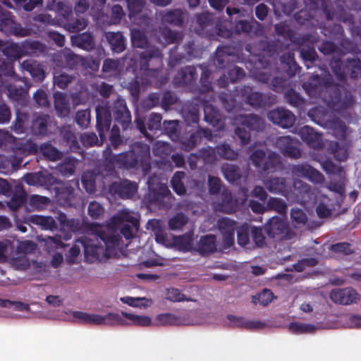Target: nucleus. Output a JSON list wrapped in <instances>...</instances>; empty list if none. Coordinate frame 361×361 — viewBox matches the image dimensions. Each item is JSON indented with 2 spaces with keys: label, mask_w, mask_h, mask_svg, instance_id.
<instances>
[{
  "label": "nucleus",
  "mask_w": 361,
  "mask_h": 361,
  "mask_svg": "<svg viewBox=\"0 0 361 361\" xmlns=\"http://www.w3.org/2000/svg\"><path fill=\"white\" fill-rule=\"evenodd\" d=\"M138 228V215L127 209L115 216L111 225L97 226L96 235H92L85 242H78L71 249L73 255L80 252L79 244L85 250V258L91 262L103 260L116 254L120 248V237L117 231L120 230L123 236L129 239L135 235Z\"/></svg>",
  "instance_id": "obj_1"
},
{
  "label": "nucleus",
  "mask_w": 361,
  "mask_h": 361,
  "mask_svg": "<svg viewBox=\"0 0 361 361\" xmlns=\"http://www.w3.org/2000/svg\"><path fill=\"white\" fill-rule=\"evenodd\" d=\"M155 235L156 241L166 247H173L178 250H196L201 253L213 252L216 249V240L214 235H208L202 237L198 243L194 246L192 234L189 233L181 236H173L161 229L159 222L155 220L149 221Z\"/></svg>",
  "instance_id": "obj_2"
},
{
  "label": "nucleus",
  "mask_w": 361,
  "mask_h": 361,
  "mask_svg": "<svg viewBox=\"0 0 361 361\" xmlns=\"http://www.w3.org/2000/svg\"><path fill=\"white\" fill-rule=\"evenodd\" d=\"M16 250L11 253L10 262L13 267L19 269H26L30 266V262L27 258V255L33 252L36 246L30 241L25 240L18 242Z\"/></svg>",
  "instance_id": "obj_3"
},
{
  "label": "nucleus",
  "mask_w": 361,
  "mask_h": 361,
  "mask_svg": "<svg viewBox=\"0 0 361 361\" xmlns=\"http://www.w3.org/2000/svg\"><path fill=\"white\" fill-rule=\"evenodd\" d=\"M74 319L79 322L94 324H111L118 322H122L120 317L117 314L109 313L105 315L97 314H88L85 312H73Z\"/></svg>",
  "instance_id": "obj_4"
},
{
  "label": "nucleus",
  "mask_w": 361,
  "mask_h": 361,
  "mask_svg": "<svg viewBox=\"0 0 361 361\" xmlns=\"http://www.w3.org/2000/svg\"><path fill=\"white\" fill-rule=\"evenodd\" d=\"M330 297L335 302L343 305L356 303L360 299L359 294L351 288L334 289L331 292Z\"/></svg>",
  "instance_id": "obj_5"
},
{
  "label": "nucleus",
  "mask_w": 361,
  "mask_h": 361,
  "mask_svg": "<svg viewBox=\"0 0 361 361\" xmlns=\"http://www.w3.org/2000/svg\"><path fill=\"white\" fill-rule=\"evenodd\" d=\"M219 227L224 238V247H231L234 243L235 222L228 219H221L219 221Z\"/></svg>",
  "instance_id": "obj_6"
},
{
  "label": "nucleus",
  "mask_w": 361,
  "mask_h": 361,
  "mask_svg": "<svg viewBox=\"0 0 361 361\" xmlns=\"http://www.w3.org/2000/svg\"><path fill=\"white\" fill-rule=\"evenodd\" d=\"M118 316L120 317L122 322L114 323V324H129L147 326L152 324V319L147 315L122 312L121 315L118 314Z\"/></svg>",
  "instance_id": "obj_7"
},
{
  "label": "nucleus",
  "mask_w": 361,
  "mask_h": 361,
  "mask_svg": "<svg viewBox=\"0 0 361 361\" xmlns=\"http://www.w3.org/2000/svg\"><path fill=\"white\" fill-rule=\"evenodd\" d=\"M252 159L256 166L263 165L264 169H269L271 166H275L279 162V157L275 154H271L266 159L264 153L259 150L256 151L252 156Z\"/></svg>",
  "instance_id": "obj_8"
},
{
  "label": "nucleus",
  "mask_w": 361,
  "mask_h": 361,
  "mask_svg": "<svg viewBox=\"0 0 361 361\" xmlns=\"http://www.w3.org/2000/svg\"><path fill=\"white\" fill-rule=\"evenodd\" d=\"M277 145L284 154L291 157L296 158L300 154L297 147V142L291 140L288 136L280 137Z\"/></svg>",
  "instance_id": "obj_9"
},
{
  "label": "nucleus",
  "mask_w": 361,
  "mask_h": 361,
  "mask_svg": "<svg viewBox=\"0 0 361 361\" xmlns=\"http://www.w3.org/2000/svg\"><path fill=\"white\" fill-rule=\"evenodd\" d=\"M287 229L286 221L282 218H272L267 226V232L272 236L280 235L281 238L284 236Z\"/></svg>",
  "instance_id": "obj_10"
},
{
  "label": "nucleus",
  "mask_w": 361,
  "mask_h": 361,
  "mask_svg": "<svg viewBox=\"0 0 361 361\" xmlns=\"http://www.w3.org/2000/svg\"><path fill=\"white\" fill-rule=\"evenodd\" d=\"M301 138L312 147H321L320 135L316 133L311 128L304 126L300 130Z\"/></svg>",
  "instance_id": "obj_11"
},
{
  "label": "nucleus",
  "mask_w": 361,
  "mask_h": 361,
  "mask_svg": "<svg viewBox=\"0 0 361 361\" xmlns=\"http://www.w3.org/2000/svg\"><path fill=\"white\" fill-rule=\"evenodd\" d=\"M120 300L123 303L126 304L133 307H137L140 309H145L150 307L153 300L151 298L144 297H131L124 296L120 298Z\"/></svg>",
  "instance_id": "obj_12"
},
{
  "label": "nucleus",
  "mask_w": 361,
  "mask_h": 361,
  "mask_svg": "<svg viewBox=\"0 0 361 361\" xmlns=\"http://www.w3.org/2000/svg\"><path fill=\"white\" fill-rule=\"evenodd\" d=\"M295 173L298 176L307 177L314 182L322 180L321 174L308 165L298 166Z\"/></svg>",
  "instance_id": "obj_13"
},
{
  "label": "nucleus",
  "mask_w": 361,
  "mask_h": 361,
  "mask_svg": "<svg viewBox=\"0 0 361 361\" xmlns=\"http://www.w3.org/2000/svg\"><path fill=\"white\" fill-rule=\"evenodd\" d=\"M243 192V197L235 199L233 202L231 195L229 192H226L224 193V200L221 205V209L226 212H233L235 211V207L240 204L244 203L245 201L244 192Z\"/></svg>",
  "instance_id": "obj_14"
},
{
  "label": "nucleus",
  "mask_w": 361,
  "mask_h": 361,
  "mask_svg": "<svg viewBox=\"0 0 361 361\" xmlns=\"http://www.w3.org/2000/svg\"><path fill=\"white\" fill-rule=\"evenodd\" d=\"M106 37L114 51L121 52L124 49V40L120 32H108Z\"/></svg>",
  "instance_id": "obj_15"
},
{
  "label": "nucleus",
  "mask_w": 361,
  "mask_h": 361,
  "mask_svg": "<svg viewBox=\"0 0 361 361\" xmlns=\"http://www.w3.org/2000/svg\"><path fill=\"white\" fill-rule=\"evenodd\" d=\"M238 243L240 245L245 247L247 249L254 248L252 240H250L248 236V228L243 226L238 229Z\"/></svg>",
  "instance_id": "obj_16"
},
{
  "label": "nucleus",
  "mask_w": 361,
  "mask_h": 361,
  "mask_svg": "<svg viewBox=\"0 0 361 361\" xmlns=\"http://www.w3.org/2000/svg\"><path fill=\"white\" fill-rule=\"evenodd\" d=\"M316 202L317 204V214L320 217L328 216L331 213L330 209L327 207V203L329 202V197H323L322 199V197H319L317 196Z\"/></svg>",
  "instance_id": "obj_17"
},
{
  "label": "nucleus",
  "mask_w": 361,
  "mask_h": 361,
  "mask_svg": "<svg viewBox=\"0 0 361 361\" xmlns=\"http://www.w3.org/2000/svg\"><path fill=\"white\" fill-rule=\"evenodd\" d=\"M274 298L273 293L268 289H264L253 298V302L264 306L272 302Z\"/></svg>",
  "instance_id": "obj_18"
},
{
  "label": "nucleus",
  "mask_w": 361,
  "mask_h": 361,
  "mask_svg": "<svg viewBox=\"0 0 361 361\" xmlns=\"http://www.w3.org/2000/svg\"><path fill=\"white\" fill-rule=\"evenodd\" d=\"M136 191L137 185L135 183H131L128 180H124L121 184L119 193L123 197H130L133 195Z\"/></svg>",
  "instance_id": "obj_19"
},
{
  "label": "nucleus",
  "mask_w": 361,
  "mask_h": 361,
  "mask_svg": "<svg viewBox=\"0 0 361 361\" xmlns=\"http://www.w3.org/2000/svg\"><path fill=\"white\" fill-rule=\"evenodd\" d=\"M266 186L271 192H283L286 195V190H284L285 183L283 179H271L266 183Z\"/></svg>",
  "instance_id": "obj_20"
},
{
  "label": "nucleus",
  "mask_w": 361,
  "mask_h": 361,
  "mask_svg": "<svg viewBox=\"0 0 361 361\" xmlns=\"http://www.w3.org/2000/svg\"><path fill=\"white\" fill-rule=\"evenodd\" d=\"M291 219L295 226H304L307 221L306 214L299 209H293L291 212Z\"/></svg>",
  "instance_id": "obj_21"
},
{
  "label": "nucleus",
  "mask_w": 361,
  "mask_h": 361,
  "mask_svg": "<svg viewBox=\"0 0 361 361\" xmlns=\"http://www.w3.org/2000/svg\"><path fill=\"white\" fill-rule=\"evenodd\" d=\"M166 299L173 302H180L187 300L185 295L181 291L175 288H169L166 292Z\"/></svg>",
  "instance_id": "obj_22"
},
{
  "label": "nucleus",
  "mask_w": 361,
  "mask_h": 361,
  "mask_svg": "<svg viewBox=\"0 0 361 361\" xmlns=\"http://www.w3.org/2000/svg\"><path fill=\"white\" fill-rule=\"evenodd\" d=\"M187 223V219L183 214H177L169 220V226L172 230H178Z\"/></svg>",
  "instance_id": "obj_23"
},
{
  "label": "nucleus",
  "mask_w": 361,
  "mask_h": 361,
  "mask_svg": "<svg viewBox=\"0 0 361 361\" xmlns=\"http://www.w3.org/2000/svg\"><path fill=\"white\" fill-rule=\"evenodd\" d=\"M132 43L134 47H144L147 44L145 35L140 30H132Z\"/></svg>",
  "instance_id": "obj_24"
},
{
  "label": "nucleus",
  "mask_w": 361,
  "mask_h": 361,
  "mask_svg": "<svg viewBox=\"0 0 361 361\" xmlns=\"http://www.w3.org/2000/svg\"><path fill=\"white\" fill-rule=\"evenodd\" d=\"M250 233L254 247H262L265 244V238L262 234V230L256 227H252L250 228Z\"/></svg>",
  "instance_id": "obj_25"
},
{
  "label": "nucleus",
  "mask_w": 361,
  "mask_h": 361,
  "mask_svg": "<svg viewBox=\"0 0 361 361\" xmlns=\"http://www.w3.org/2000/svg\"><path fill=\"white\" fill-rule=\"evenodd\" d=\"M288 329L293 333L302 334L311 332L313 330V327L303 323L293 322L289 324Z\"/></svg>",
  "instance_id": "obj_26"
},
{
  "label": "nucleus",
  "mask_w": 361,
  "mask_h": 361,
  "mask_svg": "<svg viewBox=\"0 0 361 361\" xmlns=\"http://www.w3.org/2000/svg\"><path fill=\"white\" fill-rule=\"evenodd\" d=\"M183 173L177 172L174 174L171 180L173 188L178 195H181L185 192L184 186L181 183V180L183 178Z\"/></svg>",
  "instance_id": "obj_27"
},
{
  "label": "nucleus",
  "mask_w": 361,
  "mask_h": 361,
  "mask_svg": "<svg viewBox=\"0 0 361 361\" xmlns=\"http://www.w3.org/2000/svg\"><path fill=\"white\" fill-rule=\"evenodd\" d=\"M157 323L159 324H180L177 317L173 314H162L157 317Z\"/></svg>",
  "instance_id": "obj_28"
},
{
  "label": "nucleus",
  "mask_w": 361,
  "mask_h": 361,
  "mask_svg": "<svg viewBox=\"0 0 361 361\" xmlns=\"http://www.w3.org/2000/svg\"><path fill=\"white\" fill-rule=\"evenodd\" d=\"M43 154L51 160H56L60 157V153L51 145H44L41 147Z\"/></svg>",
  "instance_id": "obj_29"
},
{
  "label": "nucleus",
  "mask_w": 361,
  "mask_h": 361,
  "mask_svg": "<svg viewBox=\"0 0 361 361\" xmlns=\"http://www.w3.org/2000/svg\"><path fill=\"white\" fill-rule=\"evenodd\" d=\"M11 245L8 241L0 242V262L8 259L10 261V250Z\"/></svg>",
  "instance_id": "obj_30"
},
{
  "label": "nucleus",
  "mask_w": 361,
  "mask_h": 361,
  "mask_svg": "<svg viewBox=\"0 0 361 361\" xmlns=\"http://www.w3.org/2000/svg\"><path fill=\"white\" fill-rule=\"evenodd\" d=\"M268 205L279 213H283L286 209V204L284 202L278 198H271L268 202Z\"/></svg>",
  "instance_id": "obj_31"
},
{
  "label": "nucleus",
  "mask_w": 361,
  "mask_h": 361,
  "mask_svg": "<svg viewBox=\"0 0 361 361\" xmlns=\"http://www.w3.org/2000/svg\"><path fill=\"white\" fill-rule=\"evenodd\" d=\"M76 120L78 123L82 127L87 126L90 120V112L88 111H78L76 115Z\"/></svg>",
  "instance_id": "obj_32"
},
{
  "label": "nucleus",
  "mask_w": 361,
  "mask_h": 361,
  "mask_svg": "<svg viewBox=\"0 0 361 361\" xmlns=\"http://www.w3.org/2000/svg\"><path fill=\"white\" fill-rule=\"evenodd\" d=\"M280 122V126L282 128H288L292 126L295 121L294 115L289 111L284 110V115Z\"/></svg>",
  "instance_id": "obj_33"
},
{
  "label": "nucleus",
  "mask_w": 361,
  "mask_h": 361,
  "mask_svg": "<svg viewBox=\"0 0 361 361\" xmlns=\"http://www.w3.org/2000/svg\"><path fill=\"white\" fill-rule=\"evenodd\" d=\"M88 212L92 218L97 219L103 213V208L97 202H91L88 207Z\"/></svg>",
  "instance_id": "obj_34"
},
{
  "label": "nucleus",
  "mask_w": 361,
  "mask_h": 361,
  "mask_svg": "<svg viewBox=\"0 0 361 361\" xmlns=\"http://www.w3.org/2000/svg\"><path fill=\"white\" fill-rule=\"evenodd\" d=\"M4 306L16 311L28 312L30 310L29 306L21 302H12L10 301H6L4 302Z\"/></svg>",
  "instance_id": "obj_35"
},
{
  "label": "nucleus",
  "mask_w": 361,
  "mask_h": 361,
  "mask_svg": "<svg viewBox=\"0 0 361 361\" xmlns=\"http://www.w3.org/2000/svg\"><path fill=\"white\" fill-rule=\"evenodd\" d=\"M346 324L352 327L361 326V317L355 314H346L343 317Z\"/></svg>",
  "instance_id": "obj_36"
},
{
  "label": "nucleus",
  "mask_w": 361,
  "mask_h": 361,
  "mask_svg": "<svg viewBox=\"0 0 361 361\" xmlns=\"http://www.w3.org/2000/svg\"><path fill=\"white\" fill-rule=\"evenodd\" d=\"M284 115V109L273 110L269 113L268 117L273 123L280 126L281 118Z\"/></svg>",
  "instance_id": "obj_37"
},
{
  "label": "nucleus",
  "mask_w": 361,
  "mask_h": 361,
  "mask_svg": "<svg viewBox=\"0 0 361 361\" xmlns=\"http://www.w3.org/2000/svg\"><path fill=\"white\" fill-rule=\"evenodd\" d=\"M306 192H307V187L304 185L301 181H298L294 183V189L293 193L296 196L298 200L303 201V199L299 198V195Z\"/></svg>",
  "instance_id": "obj_38"
},
{
  "label": "nucleus",
  "mask_w": 361,
  "mask_h": 361,
  "mask_svg": "<svg viewBox=\"0 0 361 361\" xmlns=\"http://www.w3.org/2000/svg\"><path fill=\"white\" fill-rule=\"evenodd\" d=\"M54 80L59 87L64 88L71 80V77L66 74H61L60 75H55Z\"/></svg>",
  "instance_id": "obj_39"
},
{
  "label": "nucleus",
  "mask_w": 361,
  "mask_h": 361,
  "mask_svg": "<svg viewBox=\"0 0 361 361\" xmlns=\"http://www.w3.org/2000/svg\"><path fill=\"white\" fill-rule=\"evenodd\" d=\"M34 97L37 103L40 106H46L47 104V95L44 91H38L35 94Z\"/></svg>",
  "instance_id": "obj_40"
},
{
  "label": "nucleus",
  "mask_w": 361,
  "mask_h": 361,
  "mask_svg": "<svg viewBox=\"0 0 361 361\" xmlns=\"http://www.w3.org/2000/svg\"><path fill=\"white\" fill-rule=\"evenodd\" d=\"M46 301L52 307H56L62 305V300L57 295H49L46 298Z\"/></svg>",
  "instance_id": "obj_41"
},
{
  "label": "nucleus",
  "mask_w": 361,
  "mask_h": 361,
  "mask_svg": "<svg viewBox=\"0 0 361 361\" xmlns=\"http://www.w3.org/2000/svg\"><path fill=\"white\" fill-rule=\"evenodd\" d=\"M209 190L212 193L216 192L220 188V181L217 178H209Z\"/></svg>",
  "instance_id": "obj_42"
},
{
  "label": "nucleus",
  "mask_w": 361,
  "mask_h": 361,
  "mask_svg": "<svg viewBox=\"0 0 361 361\" xmlns=\"http://www.w3.org/2000/svg\"><path fill=\"white\" fill-rule=\"evenodd\" d=\"M227 319L231 324L235 326H243L245 325V322L243 321V319L242 317H237L233 314H228L227 316Z\"/></svg>",
  "instance_id": "obj_43"
},
{
  "label": "nucleus",
  "mask_w": 361,
  "mask_h": 361,
  "mask_svg": "<svg viewBox=\"0 0 361 361\" xmlns=\"http://www.w3.org/2000/svg\"><path fill=\"white\" fill-rule=\"evenodd\" d=\"M156 192L157 193L158 195L157 199H159L161 196L163 198L169 199V190L164 183H161L159 185L158 191Z\"/></svg>",
  "instance_id": "obj_44"
},
{
  "label": "nucleus",
  "mask_w": 361,
  "mask_h": 361,
  "mask_svg": "<svg viewBox=\"0 0 361 361\" xmlns=\"http://www.w3.org/2000/svg\"><path fill=\"white\" fill-rule=\"evenodd\" d=\"M35 221L37 224L42 225L46 228L53 223V220L51 219L44 216H37L35 217Z\"/></svg>",
  "instance_id": "obj_45"
},
{
  "label": "nucleus",
  "mask_w": 361,
  "mask_h": 361,
  "mask_svg": "<svg viewBox=\"0 0 361 361\" xmlns=\"http://www.w3.org/2000/svg\"><path fill=\"white\" fill-rule=\"evenodd\" d=\"M118 67V62L112 59H106L103 65V70L109 71L111 69H116Z\"/></svg>",
  "instance_id": "obj_46"
},
{
  "label": "nucleus",
  "mask_w": 361,
  "mask_h": 361,
  "mask_svg": "<svg viewBox=\"0 0 361 361\" xmlns=\"http://www.w3.org/2000/svg\"><path fill=\"white\" fill-rule=\"evenodd\" d=\"M267 13V6L261 4L257 6L256 8V15L260 20H263Z\"/></svg>",
  "instance_id": "obj_47"
},
{
  "label": "nucleus",
  "mask_w": 361,
  "mask_h": 361,
  "mask_svg": "<svg viewBox=\"0 0 361 361\" xmlns=\"http://www.w3.org/2000/svg\"><path fill=\"white\" fill-rule=\"evenodd\" d=\"M219 150L226 159H233L235 157V154L228 146H223V148H220Z\"/></svg>",
  "instance_id": "obj_48"
},
{
  "label": "nucleus",
  "mask_w": 361,
  "mask_h": 361,
  "mask_svg": "<svg viewBox=\"0 0 361 361\" xmlns=\"http://www.w3.org/2000/svg\"><path fill=\"white\" fill-rule=\"evenodd\" d=\"M211 6L216 9L223 8L228 3V0H209Z\"/></svg>",
  "instance_id": "obj_49"
},
{
  "label": "nucleus",
  "mask_w": 361,
  "mask_h": 361,
  "mask_svg": "<svg viewBox=\"0 0 361 361\" xmlns=\"http://www.w3.org/2000/svg\"><path fill=\"white\" fill-rule=\"evenodd\" d=\"M236 134L238 135L243 142H246L250 138V134L245 130L238 128L236 129Z\"/></svg>",
  "instance_id": "obj_50"
},
{
  "label": "nucleus",
  "mask_w": 361,
  "mask_h": 361,
  "mask_svg": "<svg viewBox=\"0 0 361 361\" xmlns=\"http://www.w3.org/2000/svg\"><path fill=\"white\" fill-rule=\"evenodd\" d=\"M10 118V113L7 108L3 107L1 109L0 114V123H5Z\"/></svg>",
  "instance_id": "obj_51"
},
{
  "label": "nucleus",
  "mask_w": 361,
  "mask_h": 361,
  "mask_svg": "<svg viewBox=\"0 0 361 361\" xmlns=\"http://www.w3.org/2000/svg\"><path fill=\"white\" fill-rule=\"evenodd\" d=\"M87 6L88 4L86 0H79L75 6V10L78 13H83Z\"/></svg>",
  "instance_id": "obj_52"
},
{
  "label": "nucleus",
  "mask_w": 361,
  "mask_h": 361,
  "mask_svg": "<svg viewBox=\"0 0 361 361\" xmlns=\"http://www.w3.org/2000/svg\"><path fill=\"white\" fill-rule=\"evenodd\" d=\"M118 104L121 106V112L123 114V117L125 118V120L128 121L130 120V114L129 111L127 110L126 106L125 105V103L123 100L118 101Z\"/></svg>",
  "instance_id": "obj_53"
},
{
  "label": "nucleus",
  "mask_w": 361,
  "mask_h": 361,
  "mask_svg": "<svg viewBox=\"0 0 361 361\" xmlns=\"http://www.w3.org/2000/svg\"><path fill=\"white\" fill-rule=\"evenodd\" d=\"M329 190L331 191H335L336 192H337L338 194L341 195L344 192V187L342 183H339V184H332L331 183L329 185Z\"/></svg>",
  "instance_id": "obj_54"
},
{
  "label": "nucleus",
  "mask_w": 361,
  "mask_h": 361,
  "mask_svg": "<svg viewBox=\"0 0 361 361\" xmlns=\"http://www.w3.org/2000/svg\"><path fill=\"white\" fill-rule=\"evenodd\" d=\"M63 262V256L60 253H56L54 255L53 259L51 260V264L54 267H57L59 266Z\"/></svg>",
  "instance_id": "obj_55"
},
{
  "label": "nucleus",
  "mask_w": 361,
  "mask_h": 361,
  "mask_svg": "<svg viewBox=\"0 0 361 361\" xmlns=\"http://www.w3.org/2000/svg\"><path fill=\"white\" fill-rule=\"evenodd\" d=\"M335 157L338 160L343 161L348 157L347 151L345 149H339L335 152Z\"/></svg>",
  "instance_id": "obj_56"
},
{
  "label": "nucleus",
  "mask_w": 361,
  "mask_h": 361,
  "mask_svg": "<svg viewBox=\"0 0 361 361\" xmlns=\"http://www.w3.org/2000/svg\"><path fill=\"white\" fill-rule=\"evenodd\" d=\"M253 194L260 200H264L266 197V193L262 187H256L253 190Z\"/></svg>",
  "instance_id": "obj_57"
},
{
  "label": "nucleus",
  "mask_w": 361,
  "mask_h": 361,
  "mask_svg": "<svg viewBox=\"0 0 361 361\" xmlns=\"http://www.w3.org/2000/svg\"><path fill=\"white\" fill-rule=\"evenodd\" d=\"M180 16L179 11H176L175 13H170L169 15L164 17V20L169 22H175L176 20H178Z\"/></svg>",
  "instance_id": "obj_58"
},
{
  "label": "nucleus",
  "mask_w": 361,
  "mask_h": 361,
  "mask_svg": "<svg viewBox=\"0 0 361 361\" xmlns=\"http://www.w3.org/2000/svg\"><path fill=\"white\" fill-rule=\"evenodd\" d=\"M249 28H250V25L246 22L240 21L237 24V30L238 31L247 32L249 30Z\"/></svg>",
  "instance_id": "obj_59"
},
{
  "label": "nucleus",
  "mask_w": 361,
  "mask_h": 361,
  "mask_svg": "<svg viewBox=\"0 0 361 361\" xmlns=\"http://www.w3.org/2000/svg\"><path fill=\"white\" fill-rule=\"evenodd\" d=\"M112 13L116 15V18H120L123 15L122 8L118 5H115L112 8Z\"/></svg>",
  "instance_id": "obj_60"
},
{
  "label": "nucleus",
  "mask_w": 361,
  "mask_h": 361,
  "mask_svg": "<svg viewBox=\"0 0 361 361\" xmlns=\"http://www.w3.org/2000/svg\"><path fill=\"white\" fill-rule=\"evenodd\" d=\"M82 183L88 192H92L94 190V185L92 183H88L85 176L82 177Z\"/></svg>",
  "instance_id": "obj_61"
},
{
  "label": "nucleus",
  "mask_w": 361,
  "mask_h": 361,
  "mask_svg": "<svg viewBox=\"0 0 361 361\" xmlns=\"http://www.w3.org/2000/svg\"><path fill=\"white\" fill-rule=\"evenodd\" d=\"M250 207H251L252 209L253 210V212H255L259 213L263 211L262 206L257 202H251Z\"/></svg>",
  "instance_id": "obj_62"
},
{
  "label": "nucleus",
  "mask_w": 361,
  "mask_h": 361,
  "mask_svg": "<svg viewBox=\"0 0 361 361\" xmlns=\"http://www.w3.org/2000/svg\"><path fill=\"white\" fill-rule=\"evenodd\" d=\"M46 245L47 246L48 248H49L50 247L53 248H56L59 247V244L54 238H49L47 240Z\"/></svg>",
  "instance_id": "obj_63"
},
{
  "label": "nucleus",
  "mask_w": 361,
  "mask_h": 361,
  "mask_svg": "<svg viewBox=\"0 0 361 361\" xmlns=\"http://www.w3.org/2000/svg\"><path fill=\"white\" fill-rule=\"evenodd\" d=\"M55 98V106L57 109L60 107V105L62 104V101L63 99V97L62 94H56L54 96Z\"/></svg>",
  "instance_id": "obj_64"
}]
</instances>
